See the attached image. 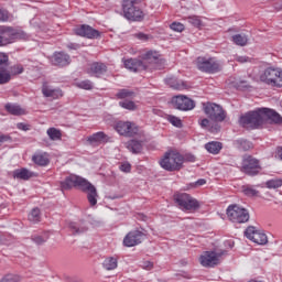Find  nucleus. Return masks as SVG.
<instances>
[{"mask_svg":"<svg viewBox=\"0 0 282 282\" xmlns=\"http://www.w3.org/2000/svg\"><path fill=\"white\" fill-rule=\"evenodd\" d=\"M143 239H144V232L140 230H133V231H130L123 238V246H126L127 248H133V246H138L142 243Z\"/></svg>","mask_w":282,"mask_h":282,"instance_id":"nucleus-16","label":"nucleus"},{"mask_svg":"<svg viewBox=\"0 0 282 282\" xmlns=\"http://www.w3.org/2000/svg\"><path fill=\"white\" fill-rule=\"evenodd\" d=\"M205 149H206V151H208V153H213V155H217V153H219V151H221L223 144H221V142L212 141V142H208L207 144H205Z\"/></svg>","mask_w":282,"mask_h":282,"instance_id":"nucleus-29","label":"nucleus"},{"mask_svg":"<svg viewBox=\"0 0 282 282\" xmlns=\"http://www.w3.org/2000/svg\"><path fill=\"white\" fill-rule=\"evenodd\" d=\"M203 111L215 122H224L226 120V111L217 104H203Z\"/></svg>","mask_w":282,"mask_h":282,"instance_id":"nucleus-10","label":"nucleus"},{"mask_svg":"<svg viewBox=\"0 0 282 282\" xmlns=\"http://www.w3.org/2000/svg\"><path fill=\"white\" fill-rule=\"evenodd\" d=\"M116 96L119 100H124L126 98H133V96H135V93L133 90L123 88L119 89Z\"/></svg>","mask_w":282,"mask_h":282,"instance_id":"nucleus-36","label":"nucleus"},{"mask_svg":"<svg viewBox=\"0 0 282 282\" xmlns=\"http://www.w3.org/2000/svg\"><path fill=\"white\" fill-rule=\"evenodd\" d=\"M74 32L77 36H83L84 39H100V31L87 24L75 28Z\"/></svg>","mask_w":282,"mask_h":282,"instance_id":"nucleus-15","label":"nucleus"},{"mask_svg":"<svg viewBox=\"0 0 282 282\" xmlns=\"http://www.w3.org/2000/svg\"><path fill=\"white\" fill-rule=\"evenodd\" d=\"M189 162H195V156L192 155V156L189 158Z\"/></svg>","mask_w":282,"mask_h":282,"instance_id":"nucleus-64","label":"nucleus"},{"mask_svg":"<svg viewBox=\"0 0 282 282\" xmlns=\"http://www.w3.org/2000/svg\"><path fill=\"white\" fill-rule=\"evenodd\" d=\"M17 39H21V33L12 26H0V47L14 43Z\"/></svg>","mask_w":282,"mask_h":282,"instance_id":"nucleus-11","label":"nucleus"},{"mask_svg":"<svg viewBox=\"0 0 282 282\" xmlns=\"http://www.w3.org/2000/svg\"><path fill=\"white\" fill-rule=\"evenodd\" d=\"M236 62L237 63H251L252 58L248 57V56H236Z\"/></svg>","mask_w":282,"mask_h":282,"instance_id":"nucleus-53","label":"nucleus"},{"mask_svg":"<svg viewBox=\"0 0 282 282\" xmlns=\"http://www.w3.org/2000/svg\"><path fill=\"white\" fill-rule=\"evenodd\" d=\"M208 124H210V121H209L208 119H203V120L200 121V127H202L203 129H206V127H208Z\"/></svg>","mask_w":282,"mask_h":282,"instance_id":"nucleus-59","label":"nucleus"},{"mask_svg":"<svg viewBox=\"0 0 282 282\" xmlns=\"http://www.w3.org/2000/svg\"><path fill=\"white\" fill-rule=\"evenodd\" d=\"M251 241H253V243H258L259 246H265V243H268V236L261 231H258L254 234V236H252Z\"/></svg>","mask_w":282,"mask_h":282,"instance_id":"nucleus-33","label":"nucleus"},{"mask_svg":"<svg viewBox=\"0 0 282 282\" xmlns=\"http://www.w3.org/2000/svg\"><path fill=\"white\" fill-rule=\"evenodd\" d=\"M47 239H50V236L47 234L43 236H39V235L32 236V241L36 243V246H43V243H45Z\"/></svg>","mask_w":282,"mask_h":282,"instance_id":"nucleus-42","label":"nucleus"},{"mask_svg":"<svg viewBox=\"0 0 282 282\" xmlns=\"http://www.w3.org/2000/svg\"><path fill=\"white\" fill-rule=\"evenodd\" d=\"M264 120H271L275 124H281L282 122V117L279 115V112L269 109V108H262Z\"/></svg>","mask_w":282,"mask_h":282,"instance_id":"nucleus-22","label":"nucleus"},{"mask_svg":"<svg viewBox=\"0 0 282 282\" xmlns=\"http://www.w3.org/2000/svg\"><path fill=\"white\" fill-rule=\"evenodd\" d=\"M46 133L50 140H53V141H57V140H61V138H63V133L61 132V130L56 128H48Z\"/></svg>","mask_w":282,"mask_h":282,"instance_id":"nucleus-37","label":"nucleus"},{"mask_svg":"<svg viewBox=\"0 0 282 282\" xmlns=\"http://www.w3.org/2000/svg\"><path fill=\"white\" fill-rule=\"evenodd\" d=\"M32 161L34 164H37V166H47L50 164V158L47 156V153H35L32 156Z\"/></svg>","mask_w":282,"mask_h":282,"instance_id":"nucleus-25","label":"nucleus"},{"mask_svg":"<svg viewBox=\"0 0 282 282\" xmlns=\"http://www.w3.org/2000/svg\"><path fill=\"white\" fill-rule=\"evenodd\" d=\"M171 30H173L174 32H184V24L180 23V22H173L170 25Z\"/></svg>","mask_w":282,"mask_h":282,"instance_id":"nucleus-49","label":"nucleus"},{"mask_svg":"<svg viewBox=\"0 0 282 282\" xmlns=\"http://www.w3.org/2000/svg\"><path fill=\"white\" fill-rule=\"evenodd\" d=\"M115 129L119 135H124L126 138H133L140 131L138 126L131 121H119L116 123Z\"/></svg>","mask_w":282,"mask_h":282,"instance_id":"nucleus-12","label":"nucleus"},{"mask_svg":"<svg viewBox=\"0 0 282 282\" xmlns=\"http://www.w3.org/2000/svg\"><path fill=\"white\" fill-rule=\"evenodd\" d=\"M167 120L173 127H177L178 129H182V119L177 118L175 116H169Z\"/></svg>","mask_w":282,"mask_h":282,"instance_id":"nucleus-44","label":"nucleus"},{"mask_svg":"<svg viewBox=\"0 0 282 282\" xmlns=\"http://www.w3.org/2000/svg\"><path fill=\"white\" fill-rule=\"evenodd\" d=\"M142 0H122V12L124 19L128 21H140L144 19V12L141 11L140 6Z\"/></svg>","mask_w":282,"mask_h":282,"instance_id":"nucleus-3","label":"nucleus"},{"mask_svg":"<svg viewBox=\"0 0 282 282\" xmlns=\"http://www.w3.org/2000/svg\"><path fill=\"white\" fill-rule=\"evenodd\" d=\"M10 19V13L6 9H0V21L6 22Z\"/></svg>","mask_w":282,"mask_h":282,"instance_id":"nucleus-50","label":"nucleus"},{"mask_svg":"<svg viewBox=\"0 0 282 282\" xmlns=\"http://www.w3.org/2000/svg\"><path fill=\"white\" fill-rule=\"evenodd\" d=\"M260 80L271 87H282V69L268 67L260 75Z\"/></svg>","mask_w":282,"mask_h":282,"instance_id":"nucleus-5","label":"nucleus"},{"mask_svg":"<svg viewBox=\"0 0 282 282\" xmlns=\"http://www.w3.org/2000/svg\"><path fill=\"white\" fill-rule=\"evenodd\" d=\"M62 191H70V188H79L83 193L87 194V199L90 206L98 204V189L86 178L72 174L61 182Z\"/></svg>","mask_w":282,"mask_h":282,"instance_id":"nucleus-1","label":"nucleus"},{"mask_svg":"<svg viewBox=\"0 0 282 282\" xmlns=\"http://www.w3.org/2000/svg\"><path fill=\"white\" fill-rule=\"evenodd\" d=\"M204 184H206V180L205 178H200V180L195 182V186H204Z\"/></svg>","mask_w":282,"mask_h":282,"instance_id":"nucleus-60","label":"nucleus"},{"mask_svg":"<svg viewBox=\"0 0 282 282\" xmlns=\"http://www.w3.org/2000/svg\"><path fill=\"white\" fill-rule=\"evenodd\" d=\"M11 79L12 75L10 74V70L6 67L0 68V85H8Z\"/></svg>","mask_w":282,"mask_h":282,"instance_id":"nucleus-34","label":"nucleus"},{"mask_svg":"<svg viewBox=\"0 0 282 282\" xmlns=\"http://www.w3.org/2000/svg\"><path fill=\"white\" fill-rule=\"evenodd\" d=\"M13 177L15 180H23L28 181L31 180V177H34V172H31L30 170L22 167L13 171Z\"/></svg>","mask_w":282,"mask_h":282,"instance_id":"nucleus-24","label":"nucleus"},{"mask_svg":"<svg viewBox=\"0 0 282 282\" xmlns=\"http://www.w3.org/2000/svg\"><path fill=\"white\" fill-rule=\"evenodd\" d=\"M172 105L180 111H192V109H195V101L184 95L173 97Z\"/></svg>","mask_w":282,"mask_h":282,"instance_id":"nucleus-13","label":"nucleus"},{"mask_svg":"<svg viewBox=\"0 0 282 282\" xmlns=\"http://www.w3.org/2000/svg\"><path fill=\"white\" fill-rule=\"evenodd\" d=\"M10 65V57L6 53H0V67H8Z\"/></svg>","mask_w":282,"mask_h":282,"instance_id":"nucleus-46","label":"nucleus"},{"mask_svg":"<svg viewBox=\"0 0 282 282\" xmlns=\"http://www.w3.org/2000/svg\"><path fill=\"white\" fill-rule=\"evenodd\" d=\"M29 221H31V224H39V221H41V209L33 208L29 214Z\"/></svg>","mask_w":282,"mask_h":282,"instance_id":"nucleus-39","label":"nucleus"},{"mask_svg":"<svg viewBox=\"0 0 282 282\" xmlns=\"http://www.w3.org/2000/svg\"><path fill=\"white\" fill-rule=\"evenodd\" d=\"M240 171L241 173H245V175L254 177V175L261 173V163L257 158L250 154H245L242 156Z\"/></svg>","mask_w":282,"mask_h":282,"instance_id":"nucleus-6","label":"nucleus"},{"mask_svg":"<svg viewBox=\"0 0 282 282\" xmlns=\"http://www.w3.org/2000/svg\"><path fill=\"white\" fill-rule=\"evenodd\" d=\"M160 166H162L164 171H180L182 166H184V156L180 154V152L169 151L161 159Z\"/></svg>","mask_w":282,"mask_h":282,"instance_id":"nucleus-4","label":"nucleus"},{"mask_svg":"<svg viewBox=\"0 0 282 282\" xmlns=\"http://www.w3.org/2000/svg\"><path fill=\"white\" fill-rule=\"evenodd\" d=\"M78 47H80V45H78L77 43L67 44L68 50H78Z\"/></svg>","mask_w":282,"mask_h":282,"instance_id":"nucleus-58","label":"nucleus"},{"mask_svg":"<svg viewBox=\"0 0 282 282\" xmlns=\"http://www.w3.org/2000/svg\"><path fill=\"white\" fill-rule=\"evenodd\" d=\"M53 63L58 67H67L72 63V57L65 52H55L53 55Z\"/></svg>","mask_w":282,"mask_h":282,"instance_id":"nucleus-20","label":"nucleus"},{"mask_svg":"<svg viewBox=\"0 0 282 282\" xmlns=\"http://www.w3.org/2000/svg\"><path fill=\"white\" fill-rule=\"evenodd\" d=\"M219 257H221V253L205 251L199 258L200 265L204 268H215V265H219Z\"/></svg>","mask_w":282,"mask_h":282,"instance_id":"nucleus-14","label":"nucleus"},{"mask_svg":"<svg viewBox=\"0 0 282 282\" xmlns=\"http://www.w3.org/2000/svg\"><path fill=\"white\" fill-rule=\"evenodd\" d=\"M119 107H122V109H127L128 111H135L138 109L135 102L130 100L119 101Z\"/></svg>","mask_w":282,"mask_h":282,"instance_id":"nucleus-40","label":"nucleus"},{"mask_svg":"<svg viewBox=\"0 0 282 282\" xmlns=\"http://www.w3.org/2000/svg\"><path fill=\"white\" fill-rule=\"evenodd\" d=\"M30 39V35L28 33H24V41H28Z\"/></svg>","mask_w":282,"mask_h":282,"instance_id":"nucleus-63","label":"nucleus"},{"mask_svg":"<svg viewBox=\"0 0 282 282\" xmlns=\"http://www.w3.org/2000/svg\"><path fill=\"white\" fill-rule=\"evenodd\" d=\"M76 87H78L79 89L91 90L94 89V83L89 79H85V80L78 82L76 84Z\"/></svg>","mask_w":282,"mask_h":282,"instance_id":"nucleus-41","label":"nucleus"},{"mask_svg":"<svg viewBox=\"0 0 282 282\" xmlns=\"http://www.w3.org/2000/svg\"><path fill=\"white\" fill-rule=\"evenodd\" d=\"M124 67L130 72H144V69H149V65L142 59L138 58L126 59Z\"/></svg>","mask_w":282,"mask_h":282,"instance_id":"nucleus-18","label":"nucleus"},{"mask_svg":"<svg viewBox=\"0 0 282 282\" xmlns=\"http://www.w3.org/2000/svg\"><path fill=\"white\" fill-rule=\"evenodd\" d=\"M6 110L8 113H11V116H24L25 109L21 108V106L17 104H7Z\"/></svg>","mask_w":282,"mask_h":282,"instance_id":"nucleus-28","label":"nucleus"},{"mask_svg":"<svg viewBox=\"0 0 282 282\" xmlns=\"http://www.w3.org/2000/svg\"><path fill=\"white\" fill-rule=\"evenodd\" d=\"M196 65L199 72L205 74H217L221 72V64L215 57H197Z\"/></svg>","mask_w":282,"mask_h":282,"instance_id":"nucleus-8","label":"nucleus"},{"mask_svg":"<svg viewBox=\"0 0 282 282\" xmlns=\"http://www.w3.org/2000/svg\"><path fill=\"white\" fill-rule=\"evenodd\" d=\"M239 122L247 129H260L263 127V122H265L263 108H258L253 111L247 112L240 117Z\"/></svg>","mask_w":282,"mask_h":282,"instance_id":"nucleus-2","label":"nucleus"},{"mask_svg":"<svg viewBox=\"0 0 282 282\" xmlns=\"http://www.w3.org/2000/svg\"><path fill=\"white\" fill-rule=\"evenodd\" d=\"M241 191L247 197H257V195H259V191L254 189L252 185H243Z\"/></svg>","mask_w":282,"mask_h":282,"instance_id":"nucleus-38","label":"nucleus"},{"mask_svg":"<svg viewBox=\"0 0 282 282\" xmlns=\"http://www.w3.org/2000/svg\"><path fill=\"white\" fill-rule=\"evenodd\" d=\"M217 131H219V127L216 124L215 128L210 130L212 133H217Z\"/></svg>","mask_w":282,"mask_h":282,"instance_id":"nucleus-62","label":"nucleus"},{"mask_svg":"<svg viewBox=\"0 0 282 282\" xmlns=\"http://www.w3.org/2000/svg\"><path fill=\"white\" fill-rule=\"evenodd\" d=\"M11 72H12V74H15V75L23 74V72H24L23 65L18 64V65L12 66Z\"/></svg>","mask_w":282,"mask_h":282,"instance_id":"nucleus-51","label":"nucleus"},{"mask_svg":"<svg viewBox=\"0 0 282 282\" xmlns=\"http://www.w3.org/2000/svg\"><path fill=\"white\" fill-rule=\"evenodd\" d=\"M0 282H21V278L15 274H7L1 279Z\"/></svg>","mask_w":282,"mask_h":282,"instance_id":"nucleus-45","label":"nucleus"},{"mask_svg":"<svg viewBox=\"0 0 282 282\" xmlns=\"http://www.w3.org/2000/svg\"><path fill=\"white\" fill-rule=\"evenodd\" d=\"M232 145L235 147V149H237L238 151H252V149H254V143H252L250 140L248 139H237L232 142Z\"/></svg>","mask_w":282,"mask_h":282,"instance_id":"nucleus-21","label":"nucleus"},{"mask_svg":"<svg viewBox=\"0 0 282 282\" xmlns=\"http://www.w3.org/2000/svg\"><path fill=\"white\" fill-rule=\"evenodd\" d=\"M17 128L20 129L21 131H30V124L20 122L17 124Z\"/></svg>","mask_w":282,"mask_h":282,"instance_id":"nucleus-55","label":"nucleus"},{"mask_svg":"<svg viewBox=\"0 0 282 282\" xmlns=\"http://www.w3.org/2000/svg\"><path fill=\"white\" fill-rule=\"evenodd\" d=\"M186 21L194 25V28H199L202 25V20L197 15H191L186 18Z\"/></svg>","mask_w":282,"mask_h":282,"instance_id":"nucleus-43","label":"nucleus"},{"mask_svg":"<svg viewBox=\"0 0 282 282\" xmlns=\"http://www.w3.org/2000/svg\"><path fill=\"white\" fill-rule=\"evenodd\" d=\"M88 142L90 144H102L105 142H109V137L105 132L99 131L88 137Z\"/></svg>","mask_w":282,"mask_h":282,"instance_id":"nucleus-23","label":"nucleus"},{"mask_svg":"<svg viewBox=\"0 0 282 282\" xmlns=\"http://www.w3.org/2000/svg\"><path fill=\"white\" fill-rule=\"evenodd\" d=\"M102 268L108 271L116 270L118 268V259L115 257L106 258L102 262Z\"/></svg>","mask_w":282,"mask_h":282,"instance_id":"nucleus-31","label":"nucleus"},{"mask_svg":"<svg viewBox=\"0 0 282 282\" xmlns=\"http://www.w3.org/2000/svg\"><path fill=\"white\" fill-rule=\"evenodd\" d=\"M257 232L258 231L254 229V227L250 226L245 230V237H247V239H250V241H252V237H254Z\"/></svg>","mask_w":282,"mask_h":282,"instance_id":"nucleus-48","label":"nucleus"},{"mask_svg":"<svg viewBox=\"0 0 282 282\" xmlns=\"http://www.w3.org/2000/svg\"><path fill=\"white\" fill-rule=\"evenodd\" d=\"M141 268H143V270H153V262L143 261L142 264H141Z\"/></svg>","mask_w":282,"mask_h":282,"instance_id":"nucleus-54","label":"nucleus"},{"mask_svg":"<svg viewBox=\"0 0 282 282\" xmlns=\"http://www.w3.org/2000/svg\"><path fill=\"white\" fill-rule=\"evenodd\" d=\"M69 229L73 235H83V232H87L88 228L85 225H78V223H70Z\"/></svg>","mask_w":282,"mask_h":282,"instance_id":"nucleus-35","label":"nucleus"},{"mask_svg":"<svg viewBox=\"0 0 282 282\" xmlns=\"http://www.w3.org/2000/svg\"><path fill=\"white\" fill-rule=\"evenodd\" d=\"M127 149L130 150L131 153H141L142 142L138 140H130L127 142Z\"/></svg>","mask_w":282,"mask_h":282,"instance_id":"nucleus-32","label":"nucleus"},{"mask_svg":"<svg viewBox=\"0 0 282 282\" xmlns=\"http://www.w3.org/2000/svg\"><path fill=\"white\" fill-rule=\"evenodd\" d=\"M276 155L282 160V147L276 149Z\"/></svg>","mask_w":282,"mask_h":282,"instance_id":"nucleus-61","label":"nucleus"},{"mask_svg":"<svg viewBox=\"0 0 282 282\" xmlns=\"http://www.w3.org/2000/svg\"><path fill=\"white\" fill-rule=\"evenodd\" d=\"M86 74L95 76V78H101L107 74V65L102 62H94L86 68Z\"/></svg>","mask_w":282,"mask_h":282,"instance_id":"nucleus-17","label":"nucleus"},{"mask_svg":"<svg viewBox=\"0 0 282 282\" xmlns=\"http://www.w3.org/2000/svg\"><path fill=\"white\" fill-rule=\"evenodd\" d=\"M135 39H139V41H147L149 39V35L140 32V33H137L135 35Z\"/></svg>","mask_w":282,"mask_h":282,"instance_id":"nucleus-57","label":"nucleus"},{"mask_svg":"<svg viewBox=\"0 0 282 282\" xmlns=\"http://www.w3.org/2000/svg\"><path fill=\"white\" fill-rule=\"evenodd\" d=\"M42 94L45 98H53L54 100L63 98V90L61 88H53L46 82L42 85Z\"/></svg>","mask_w":282,"mask_h":282,"instance_id":"nucleus-19","label":"nucleus"},{"mask_svg":"<svg viewBox=\"0 0 282 282\" xmlns=\"http://www.w3.org/2000/svg\"><path fill=\"white\" fill-rule=\"evenodd\" d=\"M227 217L234 224H246V221L250 220V213L239 205H229L227 208Z\"/></svg>","mask_w":282,"mask_h":282,"instance_id":"nucleus-7","label":"nucleus"},{"mask_svg":"<svg viewBox=\"0 0 282 282\" xmlns=\"http://www.w3.org/2000/svg\"><path fill=\"white\" fill-rule=\"evenodd\" d=\"M165 83L172 87V89H177L178 91H182V89H186V87H188L183 80H177L175 77L166 78Z\"/></svg>","mask_w":282,"mask_h":282,"instance_id":"nucleus-26","label":"nucleus"},{"mask_svg":"<svg viewBox=\"0 0 282 282\" xmlns=\"http://www.w3.org/2000/svg\"><path fill=\"white\" fill-rule=\"evenodd\" d=\"M120 171H122V173H131V164L130 163H122L119 166Z\"/></svg>","mask_w":282,"mask_h":282,"instance_id":"nucleus-52","label":"nucleus"},{"mask_svg":"<svg viewBox=\"0 0 282 282\" xmlns=\"http://www.w3.org/2000/svg\"><path fill=\"white\" fill-rule=\"evenodd\" d=\"M231 41L235 43V45H239V47H246L250 39L248 35H246V33H238L231 36Z\"/></svg>","mask_w":282,"mask_h":282,"instance_id":"nucleus-27","label":"nucleus"},{"mask_svg":"<svg viewBox=\"0 0 282 282\" xmlns=\"http://www.w3.org/2000/svg\"><path fill=\"white\" fill-rule=\"evenodd\" d=\"M174 202L181 210H197L199 208V202L186 193L175 194Z\"/></svg>","mask_w":282,"mask_h":282,"instance_id":"nucleus-9","label":"nucleus"},{"mask_svg":"<svg viewBox=\"0 0 282 282\" xmlns=\"http://www.w3.org/2000/svg\"><path fill=\"white\" fill-rule=\"evenodd\" d=\"M10 140H12V138L8 134H1L0 135V147L1 144H3V142H10Z\"/></svg>","mask_w":282,"mask_h":282,"instance_id":"nucleus-56","label":"nucleus"},{"mask_svg":"<svg viewBox=\"0 0 282 282\" xmlns=\"http://www.w3.org/2000/svg\"><path fill=\"white\" fill-rule=\"evenodd\" d=\"M158 58H160V54H158V52L155 51H149L145 54L142 55V62L145 63V65L148 63H156Z\"/></svg>","mask_w":282,"mask_h":282,"instance_id":"nucleus-30","label":"nucleus"},{"mask_svg":"<svg viewBox=\"0 0 282 282\" xmlns=\"http://www.w3.org/2000/svg\"><path fill=\"white\" fill-rule=\"evenodd\" d=\"M282 180H270L267 182V188H281Z\"/></svg>","mask_w":282,"mask_h":282,"instance_id":"nucleus-47","label":"nucleus"}]
</instances>
